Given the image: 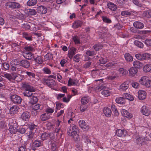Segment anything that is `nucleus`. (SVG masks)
I'll return each mask as SVG.
<instances>
[{
    "label": "nucleus",
    "mask_w": 151,
    "mask_h": 151,
    "mask_svg": "<svg viewBox=\"0 0 151 151\" xmlns=\"http://www.w3.org/2000/svg\"><path fill=\"white\" fill-rule=\"evenodd\" d=\"M135 57L138 60H147L149 62L151 60V55L147 53H145L143 54L139 53L135 55Z\"/></svg>",
    "instance_id": "1"
},
{
    "label": "nucleus",
    "mask_w": 151,
    "mask_h": 151,
    "mask_svg": "<svg viewBox=\"0 0 151 151\" xmlns=\"http://www.w3.org/2000/svg\"><path fill=\"white\" fill-rule=\"evenodd\" d=\"M16 61V63H14L15 65H19L24 68H28L30 66V62L25 59L22 60H16L14 62Z\"/></svg>",
    "instance_id": "2"
},
{
    "label": "nucleus",
    "mask_w": 151,
    "mask_h": 151,
    "mask_svg": "<svg viewBox=\"0 0 151 151\" xmlns=\"http://www.w3.org/2000/svg\"><path fill=\"white\" fill-rule=\"evenodd\" d=\"M149 138L147 137H140L136 139V143L137 145L142 146L148 143V142L150 141Z\"/></svg>",
    "instance_id": "3"
},
{
    "label": "nucleus",
    "mask_w": 151,
    "mask_h": 151,
    "mask_svg": "<svg viewBox=\"0 0 151 151\" xmlns=\"http://www.w3.org/2000/svg\"><path fill=\"white\" fill-rule=\"evenodd\" d=\"M11 101L15 104H20L21 103L22 99L19 96L17 95H13L10 96Z\"/></svg>",
    "instance_id": "4"
},
{
    "label": "nucleus",
    "mask_w": 151,
    "mask_h": 151,
    "mask_svg": "<svg viewBox=\"0 0 151 151\" xmlns=\"http://www.w3.org/2000/svg\"><path fill=\"white\" fill-rule=\"evenodd\" d=\"M42 81L44 84L50 87L54 86L55 85V82L54 80L49 78H43Z\"/></svg>",
    "instance_id": "5"
},
{
    "label": "nucleus",
    "mask_w": 151,
    "mask_h": 151,
    "mask_svg": "<svg viewBox=\"0 0 151 151\" xmlns=\"http://www.w3.org/2000/svg\"><path fill=\"white\" fill-rule=\"evenodd\" d=\"M97 88L99 91H100L102 90L101 93L104 96H108L110 95L111 93L108 90L103 89L104 88V86H100L97 87Z\"/></svg>",
    "instance_id": "6"
},
{
    "label": "nucleus",
    "mask_w": 151,
    "mask_h": 151,
    "mask_svg": "<svg viewBox=\"0 0 151 151\" xmlns=\"http://www.w3.org/2000/svg\"><path fill=\"white\" fill-rule=\"evenodd\" d=\"M6 6L8 7L12 8H19L20 6L19 4L13 2H8L6 3Z\"/></svg>",
    "instance_id": "7"
},
{
    "label": "nucleus",
    "mask_w": 151,
    "mask_h": 151,
    "mask_svg": "<svg viewBox=\"0 0 151 151\" xmlns=\"http://www.w3.org/2000/svg\"><path fill=\"white\" fill-rule=\"evenodd\" d=\"M129 87V83L128 81H125L120 86L119 90L120 91H125Z\"/></svg>",
    "instance_id": "8"
},
{
    "label": "nucleus",
    "mask_w": 151,
    "mask_h": 151,
    "mask_svg": "<svg viewBox=\"0 0 151 151\" xmlns=\"http://www.w3.org/2000/svg\"><path fill=\"white\" fill-rule=\"evenodd\" d=\"M80 127L82 129L85 130H88L89 128L88 125L83 120H81L78 122Z\"/></svg>",
    "instance_id": "9"
},
{
    "label": "nucleus",
    "mask_w": 151,
    "mask_h": 151,
    "mask_svg": "<svg viewBox=\"0 0 151 151\" xmlns=\"http://www.w3.org/2000/svg\"><path fill=\"white\" fill-rule=\"evenodd\" d=\"M30 116V114L28 112H25L23 113L21 116V118L24 121H27Z\"/></svg>",
    "instance_id": "10"
},
{
    "label": "nucleus",
    "mask_w": 151,
    "mask_h": 151,
    "mask_svg": "<svg viewBox=\"0 0 151 151\" xmlns=\"http://www.w3.org/2000/svg\"><path fill=\"white\" fill-rule=\"evenodd\" d=\"M141 112L143 115L148 116L150 114V110L148 108L143 106L141 108Z\"/></svg>",
    "instance_id": "11"
},
{
    "label": "nucleus",
    "mask_w": 151,
    "mask_h": 151,
    "mask_svg": "<svg viewBox=\"0 0 151 151\" xmlns=\"http://www.w3.org/2000/svg\"><path fill=\"white\" fill-rule=\"evenodd\" d=\"M138 97L139 99L143 100L146 97V93L145 91L140 90L138 92Z\"/></svg>",
    "instance_id": "12"
},
{
    "label": "nucleus",
    "mask_w": 151,
    "mask_h": 151,
    "mask_svg": "<svg viewBox=\"0 0 151 151\" xmlns=\"http://www.w3.org/2000/svg\"><path fill=\"white\" fill-rule=\"evenodd\" d=\"M37 12L41 14H45L47 13V9L43 6H40L37 8Z\"/></svg>",
    "instance_id": "13"
},
{
    "label": "nucleus",
    "mask_w": 151,
    "mask_h": 151,
    "mask_svg": "<svg viewBox=\"0 0 151 151\" xmlns=\"http://www.w3.org/2000/svg\"><path fill=\"white\" fill-rule=\"evenodd\" d=\"M22 87L26 91H35V89L34 87L29 85L27 83H24L23 84Z\"/></svg>",
    "instance_id": "14"
},
{
    "label": "nucleus",
    "mask_w": 151,
    "mask_h": 151,
    "mask_svg": "<svg viewBox=\"0 0 151 151\" xmlns=\"http://www.w3.org/2000/svg\"><path fill=\"white\" fill-rule=\"evenodd\" d=\"M121 113L123 116L129 118H131L133 116L132 114L129 113L125 109H122V110Z\"/></svg>",
    "instance_id": "15"
},
{
    "label": "nucleus",
    "mask_w": 151,
    "mask_h": 151,
    "mask_svg": "<svg viewBox=\"0 0 151 151\" xmlns=\"http://www.w3.org/2000/svg\"><path fill=\"white\" fill-rule=\"evenodd\" d=\"M28 127L30 130V132L35 133L37 131L38 126L34 124H28Z\"/></svg>",
    "instance_id": "16"
},
{
    "label": "nucleus",
    "mask_w": 151,
    "mask_h": 151,
    "mask_svg": "<svg viewBox=\"0 0 151 151\" xmlns=\"http://www.w3.org/2000/svg\"><path fill=\"white\" fill-rule=\"evenodd\" d=\"M19 107L17 105H14L12 106L10 109V112L11 114H17L18 111Z\"/></svg>",
    "instance_id": "17"
},
{
    "label": "nucleus",
    "mask_w": 151,
    "mask_h": 151,
    "mask_svg": "<svg viewBox=\"0 0 151 151\" xmlns=\"http://www.w3.org/2000/svg\"><path fill=\"white\" fill-rule=\"evenodd\" d=\"M133 26L137 29H142L144 27V24L139 21H136L133 23Z\"/></svg>",
    "instance_id": "18"
},
{
    "label": "nucleus",
    "mask_w": 151,
    "mask_h": 151,
    "mask_svg": "<svg viewBox=\"0 0 151 151\" xmlns=\"http://www.w3.org/2000/svg\"><path fill=\"white\" fill-rule=\"evenodd\" d=\"M108 7L111 11H115L117 9V6L111 2L108 3L107 4Z\"/></svg>",
    "instance_id": "19"
},
{
    "label": "nucleus",
    "mask_w": 151,
    "mask_h": 151,
    "mask_svg": "<svg viewBox=\"0 0 151 151\" xmlns=\"http://www.w3.org/2000/svg\"><path fill=\"white\" fill-rule=\"evenodd\" d=\"M17 126L16 125H11L9 129V130L11 134H15L17 131Z\"/></svg>",
    "instance_id": "20"
},
{
    "label": "nucleus",
    "mask_w": 151,
    "mask_h": 151,
    "mask_svg": "<svg viewBox=\"0 0 151 151\" xmlns=\"http://www.w3.org/2000/svg\"><path fill=\"white\" fill-rule=\"evenodd\" d=\"M129 75L132 76H133L137 73L138 71L137 68L132 67L129 70Z\"/></svg>",
    "instance_id": "21"
},
{
    "label": "nucleus",
    "mask_w": 151,
    "mask_h": 151,
    "mask_svg": "<svg viewBox=\"0 0 151 151\" xmlns=\"http://www.w3.org/2000/svg\"><path fill=\"white\" fill-rule=\"evenodd\" d=\"M104 113L106 116L109 117L111 114V111L109 108L105 107L104 109Z\"/></svg>",
    "instance_id": "22"
},
{
    "label": "nucleus",
    "mask_w": 151,
    "mask_h": 151,
    "mask_svg": "<svg viewBox=\"0 0 151 151\" xmlns=\"http://www.w3.org/2000/svg\"><path fill=\"white\" fill-rule=\"evenodd\" d=\"M76 51V49L75 48H71L70 50L69 51L68 54V56L70 59H71L73 56L75 55V52Z\"/></svg>",
    "instance_id": "23"
},
{
    "label": "nucleus",
    "mask_w": 151,
    "mask_h": 151,
    "mask_svg": "<svg viewBox=\"0 0 151 151\" xmlns=\"http://www.w3.org/2000/svg\"><path fill=\"white\" fill-rule=\"evenodd\" d=\"M125 130L124 129H118L116 131V134L118 136L122 137L124 136Z\"/></svg>",
    "instance_id": "24"
},
{
    "label": "nucleus",
    "mask_w": 151,
    "mask_h": 151,
    "mask_svg": "<svg viewBox=\"0 0 151 151\" xmlns=\"http://www.w3.org/2000/svg\"><path fill=\"white\" fill-rule=\"evenodd\" d=\"M50 117V116L49 114L48 113H45L41 115L40 118L42 121H45L48 120Z\"/></svg>",
    "instance_id": "25"
},
{
    "label": "nucleus",
    "mask_w": 151,
    "mask_h": 151,
    "mask_svg": "<svg viewBox=\"0 0 151 151\" xmlns=\"http://www.w3.org/2000/svg\"><path fill=\"white\" fill-rule=\"evenodd\" d=\"M133 65L134 67L137 69V68H141L142 65V64L139 61H134L133 63Z\"/></svg>",
    "instance_id": "26"
},
{
    "label": "nucleus",
    "mask_w": 151,
    "mask_h": 151,
    "mask_svg": "<svg viewBox=\"0 0 151 151\" xmlns=\"http://www.w3.org/2000/svg\"><path fill=\"white\" fill-rule=\"evenodd\" d=\"M123 96L125 99L129 100L130 101H133L134 99L133 96L127 93H124Z\"/></svg>",
    "instance_id": "27"
},
{
    "label": "nucleus",
    "mask_w": 151,
    "mask_h": 151,
    "mask_svg": "<svg viewBox=\"0 0 151 151\" xmlns=\"http://www.w3.org/2000/svg\"><path fill=\"white\" fill-rule=\"evenodd\" d=\"M116 103L123 104L125 103V99L123 97H120L116 98L115 100Z\"/></svg>",
    "instance_id": "28"
},
{
    "label": "nucleus",
    "mask_w": 151,
    "mask_h": 151,
    "mask_svg": "<svg viewBox=\"0 0 151 151\" xmlns=\"http://www.w3.org/2000/svg\"><path fill=\"white\" fill-rule=\"evenodd\" d=\"M78 82L75 80H73L70 78L69 79L68 83V86H70L72 85H77Z\"/></svg>",
    "instance_id": "29"
},
{
    "label": "nucleus",
    "mask_w": 151,
    "mask_h": 151,
    "mask_svg": "<svg viewBox=\"0 0 151 151\" xmlns=\"http://www.w3.org/2000/svg\"><path fill=\"white\" fill-rule=\"evenodd\" d=\"M124 56L125 60L127 61L131 62L133 60L132 57L129 53H126Z\"/></svg>",
    "instance_id": "30"
},
{
    "label": "nucleus",
    "mask_w": 151,
    "mask_h": 151,
    "mask_svg": "<svg viewBox=\"0 0 151 151\" xmlns=\"http://www.w3.org/2000/svg\"><path fill=\"white\" fill-rule=\"evenodd\" d=\"M148 79L147 77L145 76H143L139 80V82L141 84L144 85Z\"/></svg>",
    "instance_id": "31"
},
{
    "label": "nucleus",
    "mask_w": 151,
    "mask_h": 151,
    "mask_svg": "<svg viewBox=\"0 0 151 151\" xmlns=\"http://www.w3.org/2000/svg\"><path fill=\"white\" fill-rule=\"evenodd\" d=\"M144 17L147 18H149L151 17V10H148L144 12L143 14Z\"/></svg>",
    "instance_id": "32"
},
{
    "label": "nucleus",
    "mask_w": 151,
    "mask_h": 151,
    "mask_svg": "<svg viewBox=\"0 0 151 151\" xmlns=\"http://www.w3.org/2000/svg\"><path fill=\"white\" fill-rule=\"evenodd\" d=\"M82 23L80 20L76 21L73 25V27L74 28H76L80 27L82 25Z\"/></svg>",
    "instance_id": "33"
},
{
    "label": "nucleus",
    "mask_w": 151,
    "mask_h": 151,
    "mask_svg": "<svg viewBox=\"0 0 151 151\" xmlns=\"http://www.w3.org/2000/svg\"><path fill=\"white\" fill-rule=\"evenodd\" d=\"M143 70L146 72H150L151 70V64H148L144 67Z\"/></svg>",
    "instance_id": "34"
},
{
    "label": "nucleus",
    "mask_w": 151,
    "mask_h": 151,
    "mask_svg": "<svg viewBox=\"0 0 151 151\" xmlns=\"http://www.w3.org/2000/svg\"><path fill=\"white\" fill-rule=\"evenodd\" d=\"M51 142L52 144L51 149L52 151H55L57 149V142L54 140Z\"/></svg>",
    "instance_id": "35"
},
{
    "label": "nucleus",
    "mask_w": 151,
    "mask_h": 151,
    "mask_svg": "<svg viewBox=\"0 0 151 151\" xmlns=\"http://www.w3.org/2000/svg\"><path fill=\"white\" fill-rule=\"evenodd\" d=\"M134 44L138 47L142 48L143 47L144 45L143 43L139 41L135 40L134 42Z\"/></svg>",
    "instance_id": "36"
},
{
    "label": "nucleus",
    "mask_w": 151,
    "mask_h": 151,
    "mask_svg": "<svg viewBox=\"0 0 151 151\" xmlns=\"http://www.w3.org/2000/svg\"><path fill=\"white\" fill-rule=\"evenodd\" d=\"M88 97L84 96L81 99V101L82 104L86 105L88 102Z\"/></svg>",
    "instance_id": "37"
},
{
    "label": "nucleus",
    "mask_w": 151,
    "mask_h": 151,
    "mask_svg": "<svg viewBox=\"0 0 151 151\" xmlns=\"http://www.w3.org/2000/svg\"><path fill=\"white\" fill-rule=\"evenodd\" d=\"M33 91H26L23 92V94L24 96L27 97H31L33 94L32 92Z\"/></svg>",
    "instance_id": "38"
},
{
    "label": "nucleus",
    "mask_w": 151,
    "mask_h": 151,
    "mask_svg": "<svg viewBox=\"0 0 151 151\" xmlns=\"http://www.w3.org/2000/svg\"><path fill=\"white\" fill-rule=\"evenodd\" d=\"M37 2V0H29L27 2V5L29 6L35 5Z\"/></svg>",
    "instance_id": "39"
},
{
    "label": "nucleus",
    "mask_w": 151,
    "mask_h": 151,
    "mask_svg": "<svg viewBox=\"0 0 151 151\" xmlns=\"http://www.w3.org/2000/svg\"><path fill=\"white\" fill-rule=\"evenodd\" d=\"M42 145V143L39 140H36L33 142V146L35 147H38Z\"/></svg>",
    "instance_id": "40"
},
{
    "label": "nucleus",
    "mask_w": 151,
    "mask_h": 151,
    "mask_svg": "<svg viewBox=\"0 0 151 151\" xmlns=\"http://www.w3.org/2000/svg\"><path fill=\"white\" fill-rule=\"evenodd\" d=\"M23 36L27 40L29 41L32 40V36L26 32H24L23 33Z\"/></svg>",
    "instance_id": "41"
},
{
    "label": "nucleus",
    "mask_w": 151,
    "mask_h": 151,
    "mask_svg": "<svg viewBox=\"0 0 151 151\" xmlns=\"http://www.w3.org/2000/svg\"><path fill=\"white\" fill-rule=\"evenodd\" d=\"M41 105L39 104H37L35 105L32 109L33 111H36L37 112V111L39 110H40L42 109V107H40Z\"/></svg>",
    "instance_id": "42"
},
{
    "label": "nucleus",
    "mask_w": 151,
    "mask_h": 151,
    "mask_svg": "<svg viewBox=\"0 0 151 151\" xmlns=\"http://www.w3.org/2000/svg\"><path fill=\"white\" fill-rule=\"evenodd\" d=\"M35 133H33L32 132H29V134L27 135L28 140H31L32 141L34 138V135H35Z\"/></svg>",
    "instance_id": "43"
},
{
    "label": "nucleus",
    "mask_w": 151,
    "mask_h": 151,
    "mask_svg": "<svg viewBox=\"0 0 151 151\" xmlns=\"http://www.w3.org/2000/svg\"><path fill=\"white\" fill-rule=\"evenodd\" d=\"M53 58L51 54L50 53H47L46 55L44 56V60L45 61L48 60H50Z\"/></svg>",
    "instance_id": "44"
},
{
    "label": "nucleus",
    "mask_w": 151,
    "mask_h": 151,
    "mask_svg": "<svg viewBox=\"0 0 151 151\" xmlns=\"http://www.w3.org/2000/svg\"><path fill=\"white\" fill-rule=\"evenodd\" d=\"M24 57L27 59L30 60L32 58V55L31 52H27L24 54Z\"/></svg>",
    "instance_id": "45"
},
{
    "label": "nucleus",
    "mask_w": 151,
    "mask_h": 151,
    "mask_svg": "<svg viewBox=\"0 0 151 151\" xmlns=\"http://www.w3.org/2000/svg\"><path fill=\"white\" fill-rule=\"evenodd\" d=\"M27 11L29 15H34L36 14V11L33 9H27Z\"/></svg>",
    "instance_id": "46"
},
{
    "label": "nucleus",
    "mask_w": 151,
    "mask_h": 151,
    "mask_svg": "<svg viewBox=\"0 0 151 151\" xmlns=\"http://www.w3.org/2000/svg\"><path fill=\"white\" fill-rule=\"evenodd\" d=\"M31 97L30 102L32 104L36 103L38 101L37 97L34 96H32Z\"/></svg>",
    "instance_id": "47"
},
{
    "label": "nucleus",
    "mask_w": 151,
    "mask_h": 151,
    "mask_svg": "<svg viewBox=\"0 0 151 151\" xmlns=\"http://www.w3.org/2000/svg\"><path fill=\"white\" fill-rule=\"evenodd\" d=\"M88 106L87 105L82 104L80 107V109L81 112H83L86 110Z\"/></svg>",
    "instance_id": "48"
},
{
    "label": "nucleus",
    "mask_w": 151,
    "mask_h": 151,
    "mask_svg": "<svg viewBox=\"0 0 151 151\" xmlns=\"http://www.w3.org/2000/svg\"><path fill=\"white\" fill-rule=\"evenodd\" d=\"M48 137L49 134L46 132L42 134L41 136V138L43 140L47 139Z\"/></svg>",
    "instance_id": "49"
},
{
    "label": "nucleus",
    "mask_w": 151,
    "mask_h": 151,
    "mask_svg": "<svg viewBox=\"0 0 151 151\" xmlns=\"http://www.w3.org/2000/svg\"><path fill=\"white\" fill-rule=\"evenodd\" d=\"M103 47V45L101 44H97L93 46L94 49L96 51H98L99 49H101Z\"/></svg>",
    "instance_id": "50"
},
{
    "label": "nucleus",
    "mask_w": 151,
    "mask_h": 151,
    "mask_svg": "<svg viewBox=\"0 0 151 151\" xmlns=\"http://www.w3.org/2000/svg\"><path fill=\"white\" fill-rule=\"evenodd\" d=\"M25 73L29 77L31 78H34L35 77V74L33 73L27 71L25 72Z\"/></svg>",
    "instance_id": "51"
},
{
    "label": "nucleus",
    "mask_w": 151,
    "mask_h": 151,
    "mask_svg": "<svg viewBox=\"0 0 151 151\" xmlns=\"http://www.w3.org/2000/svg\"><path fill=\"white\" fill-rule=\"evenodd\" d=\"M14 75L6 73L4 74V76L9 80H13Z\"/></svg>",
    "instance_id": "52"
},
{
    "label": "nucleus",
    "mask_w": 151,
    "mask_h": 151,
    "mask_svg": "<svg viewBox=\"0 0 151 151\" xmlns=\"http://www.w3.org/2000/svg\"><path fill=\"white\" fill-rule=\"evenodd\" d=\"M131 14V13L128 11H123L121 13V14L122 16L125 17L130 15Z\"/></svg>",
    "instance_id": "53"
},
{
    "label": "nucleus",
    "mask_w": 151,
    "mask_h": 151,
    "mask_svg": "<svg viewBox=\"0 0 151 151\" xmlns=\"http://www.w3.org/2000/svg\"><path fill=\"white\" fill-rule=\"evenodd\" d=\"M34 59L35 61L38 64H41L42 62V60L40 56H38Z\"/></svg>",
    "instance_id": "54"
},
{
    "label": "nucleus",
    "mask_w": 151,
    "mask_h": 151,
    "mask_svg": "<svg viewBox=\"0 0 151 151\" xmlns=\"http://www.w3.org/2000/svg\"><path fill=\"white\" fill-rule=\"evenodd\" d=\"M20 75H15L14 76L13 80L16 81H21L22 79Z\"/></svg>",
    "instance_id": "55"
},
{
    "label": "nucleus",
    "mask_w": 151,
    "mask_h": 151,
    "mask_svg": "<svg viewBox=\"0 0 151 151\" xmlns=\"http://www.w3.org/2000/svg\"><path fill=\"white\" fill-rule=\"evenodd\" d=\"M22 27L26 30H28L30 28V26L28 23H26L22 24Z\"/></svg>",
    "instance_id": "56"
},
{
    "label": "nucleus",
    "mask_w": 151,
    "mask_h": 151,
    "mask_svg": "<svg viewBox=\"0 0 151 151\" xmlns=\"http://www.w3.org/2000/svg\"><path fill=\"white\" fill-rule=\"evenodd\" d=\"M119 71L120 73L122 74L123 75H126L128 72L125 69L123 68H120L119 69Z\"/></svg>",
    "instance_id": "57"
},
{
    "label": "nucleus",
    "mask_w": 151,
    "mask_h": 151,
    "mask_svg": "<svg viewBox=\"0 0 151 151\" xmlns=\"http://www.w3.org/2000/svg\"><path fill=\"white\" fill-rule=\"evenodd\" d=\"M102 18L103 21L105 23H110L111 22V20L106 17H103Z\"/></svg>",
    "instance_id": "58"
},
{
    "label": "nucleus",
    "mask_w": 151,
    "mask_h": 151,
    "mask_svg": "<svg viewBox=\"0 0 151 151\" xmlns=\"http://www.w3.org/2000/svg\"><path fill=\"white\" fill-rule=\"evenodd\" d=\"M111 108L112 111L115 112L116 115H118V112L114 104H112L111 106Z\"/></svg>",
    "instance_id": "59"
},
{
    "label": "nucleus",
    "mask_w": 151,
    "mask_h": 151,
    "mask_svg": "<svg viewBox=\"0 0 151 151\" xmlns=\"http://www.w3.org/2000/svg\"><path fill=\"white\" fill-rule=\"evenodd\" d=\"M71 98L70 96L68 95L67 98L64 97L63 98V101L66 103H68L69 101Z\"/></svg>",
    "instance_id": "60"
},
{
    "label": "nucleus",
    "mask_w": 151,
    "mask_h": 151,
    "mask_svg": "<svg viewBox=\"0 0 151 151\" xmlns=\"http://www.w3.org/2000/svg\"><path fill=\"white\" fill-rule=\"evenodd\" d=\"M86 54L88 56H92L95 54V52L94 51L88 50L86 52Z\"/></svg>",
    "instance_id": "61"
},
{
    "label": "nucleus",
    "mask_w": 151,
    "mask_h": 151,
    "mask_svg": "<svg viewBox=\"0 0 151 151\" xmlns=\"http://www.w3.org/2000/svg\"><path fill=\"white\" fill-rule=\"evenodd\" d=\"M92 63L91 61H88L87 62L83 65V68H87L90 67Z\"/></svg>",
    "instance_id": "62"
},
{
    "label": "nucleus",
    "mask_w": 151,
    "mask_h": 151,
    "mask_svg": "<svg viewBox=\"0 0 151 151\" xmlns=\"http://www.w3.org/2000/svg\"><path fill=\"white\" fill-rule=\"evenodd\" d=\"M145 86L147 88H149L151 87V80H148L145 84Z\"/></svg>",
    "instance_id": "63"
},
{
    "label": "nucleus",
    "mask_w": 151,
    "mask_h": 151,
    "mask_svg": "<svg viewBox=\"0 0 151 151\" xmlns=\"http://www.w3.org/2000/svg\"><path fill=\"white\" fill-rule=\"evenodd\" d=\"M145 42L147 46H151V39H147L145 40Z\"/></svg>",
    "instance_id": "64"
}]
</instances>
